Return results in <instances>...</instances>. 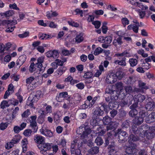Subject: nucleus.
Listing matches in <instances>:
<instances>
[{
	"label": "nucleus",
	"mask_w": 155,
	"mask_h": 155,
	"mask_svg": "<svg viewBox=\"0 0 155 155\" xmlns=\"http://www.w3.org/2000/svg\"><path fill=\"white\" fill-rule=\"evenodd\" d=\"M104 111L107 112V106L105 103L101 102L94 109L93 114L96 116H102L104 114Z\"/></svg>",
	"instance_id": "f257e3e1"
},
{
	"label": "nucleus",
	"mask_w": 155,
	"mask_h": 155,
	"mask_svg": "<svg viewBox=\"0 0 155 155\" xmlns=\"http://www.w3.org/2000/svg\"><path fill=\"white\" fill-rule=\"evenodd\" d=\"M21 138V137L18 134H16L14 136L10 142L7 143L5 145V148L6 149L9 150L12 148L14 145L18 143Z\"/></svg>",
	"instance_id": "f03ea898"
},
{
	"label": "nucleus",
	"mask_w": 155,
	"mask_h": 155,
	"mask_svg": "<svg viewBox=\"0 0 155 155\" xmlns=\"http://www.w3.org/2000/svg\"><path fill=\"white\" fill-rule=\"evenodd\" d=\"M116 135L118 136L119 142L123 143L127 140L128 134L126 132L122 130L121 129H118L117 130Z\"/></svg>",
	"instance_id": "7ed1b4c3"
},
{
	"label": "nucleus",
	"mask_w": 155,
	"mask_h": 155,
	"mask_svg": "<svg viewBox=\"0 0 155 155\" xmlns=\"http://www.w3.org/2000/svg\"><path fill=\"white\" fill-rule=\"evenodd\" d=\"M37 62L35 64V66L38 69L40 72L43 73L44 71L45 67H43L42 63L44 61V57L41 56L38 58L37 59Z\"/></svg>",
	"instance_id": "20e7f679"
},
{
	"label": "nucleus",
	"mask_w": 155,
	"mask_h": 155,
	"mask_svg": "<svg viewBox=\"0 0 155 155\" xmlns=\"http://www.w3.org/2000/svg\"><path fill=\"white\" fill-rule=\"evenodd\" d=\"M155 130V127H149L147 130L146 132L144 135L148 139H150L153 138L155 134L154 131Z\"/></svg>",
	"instance_id": "39448f33"
},
{
	"label": "nucleus",
	"mask_w": 155,
	"mask_h": 155,
	"mask_svg": "<svg viewBox=\"0 0 155 155\" xmlns=\"http://www.w3.org/2000/svg\"><path fill=\"white\" fill-rule=\"evenodd\" d=\"M106 92L108 94H110L111 101H115L118 99L119 94L117 92L110 90L109 88H107L106 91Z\"/></svg>",
	"instance_id": "423d86ee"
},
{
	"label": "nucleus",
	"mask_w": 155,
	"mask_h": 155,
	"mask_svg": "<svg viewBox=\"0 0 155 155\" xmlns=\"http://www.w3.org/2000/svg\"><path fill=\"white\" fill-rule=\"evenodd\" d=\"M46 56L48 58H52L54 59H57L59 57V54L58 51L54 50L48 51L46 53Z\"/></svg>",
	"instance_id": "0eeeda50"
},
{
	"label": "nucleus",
	"mask_w": 155,
	"mask_h": 155,
	"mask_svg": "<svg viewBox=\"0 0 155 155\" xmlns=\"http://www.w3.org/2000/svg\"><path fill=\"white\" fill-rule=\"evenodd\" d=\"M106 81L109 84L114 83L117 81L116 76L113 73L109 74L107 76Z\"/></svg>",
	"instance_id": "6e6552de"
},
{
	"label": "nucleus",
	"mask_w": 155,
	"mask_h": 155,
	"mask_svg": "<svg viewBox=\"0 0 155 155\" xmlns=\"http://www.w3.org/2000/svg\"><path fill=\"white\" fill-rule=\"evenodd\" d=\"M145 120L147 123H148L155 122V112H151L146 117Z\"/></svg>",
	"instance_id": "1a4fd4ad"
},
{
	"label": "nucleus",
	"mask_w": 155,
	"mask_h": 155,
	"mask_svg": "<svg viewBox=\"0 0 155 155\" xmlns=\"http://www.w3.org/2000/svg\"><path fill=\"white\" fill-rule=\"evenodd\" d=\"M40 97V96L39 95L36 94H31L29 96L28 99H30L32 98L31 100V102L30 103L29 105L30 106H33V103L37 101L38 99Z\"/></svg>",
	"instance_id": "9d476101"
},
{
	"label": "nucleus",
	"mask_w": 155,
	"mask_h": 155,
	"mask_svg": "<svg viewBox=\"0 0 155 155\" xmlns=\"http://www.w3.org/2000/svg\"><path fill=\"white\" fill-rule=\"evenodd\" d=\"M34 140L37 143L41 144L43 143H44L45 139L44 137L37 134L35 136Z\"/></svg>",
	"instance_id": "9b49d317"
},
{
	"label": "nucleus",
	"mask_w": 155,
	"mask_h": 155,
	"mask_svg": "<svg viewBox=\"0 0 155 155\" xmlns=\"http://www.w3.org/2000/svg\"><path fill=\"white\" fill-rule=\"evenodd\" d=\"M87 125L83 124L80 126L77 130V132L80 134H82L84 137L87 136L85 134V130L86 128V125Z\"/></svg>",
	"instance_id": "f8f14e48"
},
{
	"label": "nucleus",
	"mask_w": 155,
	"mask_h": 155,
	"mask_svg": "<svg viewBox=\"0 0 155 155\" xmlns=\"http://www.w3.org/2000/svg\"><path fill=\"white\" fill-rule=\"evenodd\" d=\"M26 56L25 55L20 56L17 60L16 64L17 65H19L20 67L26 61Z\"/></svg>",
	"instance_id": "ddd939ff"
},
{
	"label": "nucleus",
	"mask_w": 155,
	"mask_h": 155,
	"mask_svg": "<svg viewBox=\"0 0 155 155\" xmlns=\"http://www.w3.org/2000/svg\"><path fill=\"white\" fill-rule=\"evenodd\" d=\"M133 98L135 101L142 102L145 99L146 97L144 95H142L141 94H138L137 95H135Z\"/></svg>",
	"instance_id": "4468645a"
},
{
	"label": "nucleus",
	"mask_w": 155,
	"mask_h": 155,
	"mask_svg": "<svg viewBox=\"0 0 155 155\" xmlns=\"http://www.w3.org/2000/svg\"><path fill=\"white\" fill-rule=\"evenodd\" d=\"M122 36H119V37L114 40L113 41V44L115 47H117L118 45H120L123 43L122 38Z\"/></svg>",
	"instance_id": "2eb2a0df"
},
{
	"label": "nucleus",
	"mask_w": 155,
	"mask_h": 155,
	"mask_svg": "<svg viewBox=\"0 0 155 155\" xmlns=\"http://www.w3.org/2000/svg\"><path fill=\"white\" fill-rule=\"evenodd\" d=\"M40 146L41 149H43L45 151L49 150L51 148V144L48 143H43Z\"/></svg>",
	"instance_id": "dca6fc26"
},
{
	"label": "nucleus",
	"mask_w": 155,
	"mask_h": 155,
	"mask_svg": "<svg viewBox=\"0 0 155 155\" xmlns=\"http://www.w3.org/2000/svg\"><path fill=\"white\" fill-rule=\"evenodd\" d=\"M148 128V126L147 125L145 124L141 126L140 127L139 129V135L140 134V136L141 135H144Z\"/></svg>",
	"instance_id": "f3484780"
},
{
	"label": "nucleus",
	"mask_w": 155,
	"mask_h": 155,
	"mask_svg": "<svg viewBox=\"0 0 155 155\" xmlns=\"http://www.w3.org/2000/svg\"><path fill=\"white\" fill-rule=\"evenodd\" d=\"M144 119L141 117H137L133 120V123L137 125H140L143 121Z\"/></svg>",
	"instance_id": "a211bd4d"
},
{
	"label": "nucleus",
	"mask_w": 155,
	"mask_h": 155,
	"mask_svg": "<svg viewBox=\"0 0 155 155\" xmlns=\"http://www.w3.org/2000/svg\"><path fill=\"white\" fill-rule=\"evenodd\" d=\"M143 107H142L140 109V110L139 112V115L141 117L143 118L147 116L149 114L148 112L143 110Z\"/></svg>",
	"instance_id": "6ab92c4d"
},
{
	"label": "nucleus",
	"mask_w": 155,
	"mask_h": 155,
	"mask_svg": "<svg viewBox=\"0 0 155 155\" xmlns=\"http://www.w3.org/2000/svg\"><path fill=\"white\" fill-rule=\"evenodd\" d=\"M28 143V142L27 138H24L21 141V144L22 148V152H25L27 149V144Z\"/></svg>",
	"instance_id": "aec40b11"
},
{
	"label": "nucleus",
	"mask_w": 155,
	"mask_h": 155,
	"mask_svg": "<svg viewBox=\"0 0 155 155\" xmlns=\"http://www.w3.org/2000/svg\"><path fill=\"white\" fill-rule=\"evenodd\" d=\"M155 107L154 103L153 102L150 101L148 102L145 106L146 109L148 111H152Z\"/></svg>",
	"instance_id": "412c9836"
},
{
	"label": "nucleus",
	"mask_w": 155,
	"mask_h": 155,
	"mask_svg": "<svg viewBox=\"0 0 155 155\" xmlns=\"http://www.w3.org/2000/svg\"><path fill=\"white\" fill-rule=\"evenodd\" d=\"M72 98L73 99L74 103L76 104L80 103L81 100V96L78 93L74 94Z\"/></svg>",
	"instance_id": "4be33fe9"
},
{
	"label": "nucleus",
	"mask_w": 155,
	"mask_h": 155,
	"mask_svg": "<svg viewBox=\"0 0 155 155\" xmlns=\"http://www.w3.org/2000/svg\"><path fill=\"white\" fill-rule=\"evenodd\" d=\"M11 100H9L8 101L3 100L1 103L0 107L1 108L4 109L6 107H8L9 106L10 104H8V102L12 101Z\"/></svg>",
	"instance_id": "5701e85b"
},
{
	"label": "nucleus",
	"mask_w": 155,
	"mask_h": 155,
	"mask_svg": "<svg viewBox=\"0 0 155 155\" xmlns=\"http://www.w3.org/2000/svg\"><path fill=\"white\" fill-rule=\"evenodd\" d=\"M30 126L32 128L33 131L34 133H35L37 132L38 127L37 126L36 121H30Z\"/></svg>",
	"instance_id": "b1692460"
},
{
	"label": "nucleus",
	"mask_w": 155,
	"mask_h": 155,
	"mask_svg": "<svg viewBox=\"0 0 155 155\" xmlns=\"http://www.w3.org/2000/svg\"><path fill=\"white\" fill-rule=\"evenodd\" d=\"M83 40V34L81 33L78 34L75 38V42L78 43H79L82 42Z\"/></svg>",
	"instance_id": "393cba45"
},
{
	"label": "nucleus",
	"mask_w": 155,
	"mask_h": 155,
	"mask_svg": "<svg viewBox=\"0 0 155 155\" xmlns=\"http://www.w3.org/2000/svg\"><path fill=\"white\" fill-rule=\"evenodd\" d=\"M51 13H50L49 12H47L46 16L48 18L57 17L58 15V13L56 11L52 12L51 11Z\"/></svg>",
	"instance_id": "a878e982"
},
{
	"label": "nucleus",
	"mask_w": 155,
	"mask_h": 155,
	"mask_svg": "<svg viewBox=\"0 0 155 155\" xmlns=\"http://www.w3.org/2000/svg\"><path fill=\"white\" fill-rule=\"evenodd\" d=\"M99 147H92L89 150V152L92 154H95L99 152Z\"/></svg>",
	"instance_id": "bb28decb"
},
{
	"label": "nucleus",
	"mask_w": 155,
	"mask_h": 155,
	"mask_svg": "<svg viewBox=\"0 0 155 155\" xmlns=\"http://www.w3.org/2000/svg\"><path fill=\"white\" fill-rule=\"evenodd\" d=\"M111 118L108 116H106L104 117L103 119V122L105 125H108L111 122Z\"/></svg>",
	"instance_id": "cd10ccee"
},
{
	"label": "nucleus",
	"mask_w": 155,
	"mask_h": 155,
	"mask_svg": "<svg viewBox=\"0 0 155 155\" xmlns=\"http://www.w3.org/2000/svg\"><path fill=\"white\" fill-rule=\"evenodd\" d=\"M117 57H123L125 58L126 57H129L130 56V54L127 51H124L121 53H117L115 54Z\"/></svg>",
	"instance_id": "c85d7f7f"
},
{
	"label": "nucleus",
	"mask_w": 155,
	"mask_h": 155,
	"mask_svg": "<svg viewBox=\"0 0 155 155\" xmlns=\"http://www.w3.org/2000/svg\"><path fill=\"white\" fill-rule=\"evenodd\" d=\"M115 75L116 76L117 80V78L119 80H120L124 76V73L122 71L119 70L116 72Z\"/></svg>",
	"instance_id": "c756f323"
},
{
	"label": "nucleus",
	"mask_w": 155,
	"mask_h": 155,
	"mask_svg": "<svg viewBox=\"0 0 155 155\" xmlns=\"http://www.w3.org/2000/svg\"><path fill=\"white\" fill-rule=\"evenodd\" d=\"M95 142L97 146H100L103 144L104 141L101 137H98L95 139Z\"/></svg>",
	"instance_id": "7c9ffc66"
},
{
	"label": "nucleus",
	"mask_w": 155,
	"mask_h": 155,
	"mask_svg": "<svg viewBox=\"0 0 155 155\" xmlns=\"http://www.w3.org/2000/svg\"><path fill=\"white\" fill-rule=\"evenodd\" d=\"M108 106L109 108L111 109L114 108H117L118 107L117 102V101H114L110 102Z\"/></svg>",
	"instance_id": "2f4dec72"
},
{
	"label": "nucleus",
	"mask_w": 155,
	"mask_h": 155,
	"mask_svg": "<svg viewBox=\"0 0 155 155\" xmlns=\"http://www.w3.org/2000/svg\"><path fill=\"white\" fill-rule=\"evenodd\" d=\"M137 62V60L136 59L130 58L129 60V62L130 66L132 67H134L136 65Z\"/></svg>",
	"instance_id": "473e14b6"
},
{
	"label": "nucleus",
	"mask_w": 155,
	"mask_h": 155,
	"mask_svg": "<svg viewBox=\"0 0 155 155\" xmlns=\"http://www.w3.org/2000/svg\"><path fill=\"white\" fill-rule=\"evenodd\" d=\"M129 112V116L132 117L136 116L138 114V111L136 109H131Z\"/></svg>",
	"instance_id": "72a5a7b5"
},
{
	"label": "nucleus",
	"mask_w": 155,
	"mask_h": 155,
	"mask_svg": "<svg viewBox=\"0 0 155 155\" xmlns=\"http://www.w3.org/2000/svg\"><path fill=\"white\" fill-rule=\"evenodd\" d=\"M130 122L129 120H126L122 122L121 126L122 128H127L129 127Z\"/></svg>",
	"instance_id": "f704fd0d"
},
{
	"label": "nucleus",
	"mask_w": 155,
	"mask_h": 155,
	"mask_svg": "<svg viewBox=\"0 0 155 155\" xmlns=\"http://www.w3.org/2000/svg\"><path fill=\"white\" fill-rule=\"evenodd\" d=\"M2 14L3 15H4L6 17H8L12 16L14 14V12L13 10H10Z\"/></svg>",
	"instance_id": "c9c22d12"
},
{
	"label": "nucleus",
	"mask_w": 155,
	"mask_h": 155,
	"mask_svg": "<svg viewBox=\"0 0 155 155\" xmlns=\"http://www.w3.org/2000/svg\"><path fill=\"white\" fill-rule=\"evenodd\" d=\"M108 147V149L109 153L110 155H111L112 153L115 150L114 143H111V144L109 145Z\"/></svg>",
	"instance_id": "e433bc0d"
},
{
	"label": "nucleus",
	"mask_w": 155,
	"mask_h": 155,
	"mask_svg": "<svg viewBox=\"0 0 155 155\" xmlns=\"http://www.w3.org/2000/svg\"><path fill=\"white\" fill-rule=\"evenodd\" d=\"M17 22L16 20H4L3 23L7 25H15L17 24Z\"/></svg>",
	"instance_id": "4c0bfd02"
},
{
	"label": "nucleus",
	"mask_w": 155,
	"mask_h": 155,
	"mask_svg": "<svg viewBox=\"0 0 155 155\" xmlns=\"http://www.w3.org/2000/svg\"><path fill=\"white\" fill-rule=\"evenodd\" d=\"M124 89L127 94H130L133 91L132 87L130 86L127 85L125 87Z\"/></svg>",
	"instance_id": "58836bf2"
},
{
	"label": "nucleus",
	"mask_w": 155,
	"mask_h": 155,
	"mask_svg": "<svg viewBox=\"0 0 155 155\" xmlns=\"http://www.w3.org/2000/svg\"><path fill=\"white\" fill-rule=\"evenodd\" d=\"M107 24V23L106 22H103L101 28L102 32L104 34L107 33L108 30L107 27L106 26Z\"/></svg>",
	"instance_id": "ea45409f"
},
{
	"label": "nucleus",
	"mask_w": 155,
	"mask_h": 155,
	"mask_svg": "<svg viewBox=\"0 0 155 155\" xmlns=\"http://www.w3.org/2000/svg\"><path fill=\"white\" fill-rule=\"evenodd\" d=\"M50 36L45 34L40 33L39 34V37L41 40L48 39L50 38Z\"/></svg>",
	"instance_id": "a19ab883"
},
{
	"label": "nucleus",
	"mask_w": 155,
	"mask_h": 155,
	"mask_svg": "<svg viewBox=\"0 0 155 155\" xmlns=\"http://www.w3.org/2000/svg\"><path fill=\"white\" fill-rule=\"evenodd\" d=\"M131 131L135 134H139V130L137 127L135 126H132Z\"/></svg>",
	"instance_id": "79ce46f5"
},
{
	"label": "nucleus",
	"mask_w": 155,
	"mask_h": 155,
	"mask_svg": "<svg viewBox=\"0 0 155 155\" xmlns=\"http://www.w3.org/2000/svg\"><path fill=\"white\" fill-rule=\"evenodd\" d=\"M45 133V135L47 137H52L53 135V133L48 129H46Z\"/></svg>",
	"instance_id": "37998d69"
},
{
	"label": "nucleus",
	"mask_w": 155,
	"mask_h": 155,
	"mask_svg": "<svg viewBox=\"0 0 155 155\" xmlns=\"http://www.w3.org/2000/svg\"><path fill=\"white\" fill-rule=\"evenodd\" d=\"M104 39V43L108 44L111 43L112 40V38L110 36H107L105 37Z\"/></svg>",
	"instance_id": "c03bdc74"
},
{
	"label": "nucleus",
	"mask_w": 155,
	"mask_h": 155,
	"mask_svg": "<svg viewBox=\"0 0 155 155\" xmlns=\"http://www.w3.org/2000/svg\"><path fill=\"white\" fill-rule=\"evenodd\" d=\"M103 51V49L100 47L97 48L95 50L94 54L95 55H97L101 53Z\"/></svg>",
	"instance_id": "a18cd8bd"
},
{
	"label": "nucleus",
	"mask_w": 155,
	"mask_h": 155,
	"mask_svg": "<svg viewBox=\"0 0 155 155\" xmlns=\"http://www.w3.org/2000/svg\"><path fill=\"white\" fill-rule=\"evenodd\" d=\"M122 23L124 27H125L126 25H127L129 23V21L126 18H123L121 19Z\"/></svg>",
	"instance_id": "49530a36"
},
{
	"label": "nucleus",
	"mask_w": 155,
	"mask_h": 155,
	"mask_svg": "<svg viewBox=\"0 0 155 155\" xmlns=\"http://www.w3.org/2000/svg\"><path fill=\"white\" fill-rule=\"evenodd\" d=\"M63 68H60L57 70L55 73L56 75L60 76L63 74Z\"/></svg>",
	"instance_id": "de8ad7c7"
},
{
	"label": "nucleus",
	"mask_w": 155,
	"mask_h": 155,
	"mask_svg": "<svg viewBox=\"0 0 155 155\" xmlns=\"http://www.w3.org/2000/svg\"><path fill=\"white\" fill-rule=\"evenodd\" d=\"M32 131L31 130L28 129L25 130L23 134L25 136L29 137L31 135Z\"/></svg>",
	"instance_id": "09e8293b"
},
{
	"label": "nucleus",
	"mask_w": 155,
	"mask_h": 155,
	"mask_svg": "<svg viewBox=\"0 0 155 155\" xmlns=\"http://www.w3.org/2000/svg\"><path fill=\"white\" fill-rule=\"evenodd\" d=\"M35 65V64L34 62L31 63L29 69L30 72L32 73L36 70V68L34 67Z\"/></svg>",
	"instance_id": "8fccbe9b"
},
{
	"label": "nucleus",
	"mask_w": 155,
	"mask_h": 155,
	"mask_svg": "<svg viewBox=\"0 0 155 155\" xmlns=\"http://www.w3.org/2000/svg\"><path fill=\"white\" fill-rule=\"evenodd\" d=\"M93 74L92 72H87L85 74L84 76V78L86 79H90L91 78Z\"/></svg>",
	"instance_id": "3c124183"
},
{
	"label": "nucleus",
	"mask_w": 155,
	"mask_h": 155,
	"mask_svg": "<svg viewBox=\"0 0 155 155\" xmlns=\"http://www.w3.org/2000/svg\"><path fill=\"white\" fill-rule=\"evenodd\" d=\"M30 114L29 110L27 109L21 114V116L23 118H26L30 115Z\"/></svg>",
	"instance_id": "603ef678"
},
{
	"label": "nucleus",
	"mask_w": 155,
	"mask_h": 155,
	"mask_svg": "<svg viewBox=\"0 0 155 155\" xmlns=\"http://www.w3.org/2000/svg\"><path fill=\"white\" fill-rule=\"evenodd\" d=\"M90 124L91 125L94 126H97L98 124V123L95 118H92L91 120Z\"/></svg>",
	"instance_id": "864d4df0"
},
{
	"label": "nucleus",
	"mask_w": 155,
	"mask_h": 155,
	"mask_svg": "<svg viewBox=\"0 0 155 155\" xmlns=\"http://www.w3.org/2000/svg\"><path fill=\"white\" fill-rule=\"evenodd\" d=\"M68 93L66 92H64L60 93L59 95V97L61 98H65L68 97Z\"/></svg>",
	"instance_id": "5fc2aeb1"
},
{
	"label": "nucleus",
	"mask_w": 155,
	"mask_h": 155,
	"mask_svg": "<svg viewBox=\"0 0 155 155\" xmlns=\"http://www.w3.org/2000/svg\"><path fill=\"white\" fill-rule=\"evenodd\" d=\"M130 140H131L133 141H136L139 139V137L136 135H134L132 134H131L130 136Z\"/></svg>",
	"instance_id": "6e6d98bb"
},
{
	"label": "nucleus",
	"mask_w": 155,
	"mask_h": 155,
	"mask_svg": "<svg viewBox=\"0 0 155 155\" xmlns=\"http://www.w3.org/2000/svg\"><path fill=\"white\" fill-rule=\"evenodd\" d=\"M92 24L94 25L95 28H98L101 26V23L99 21H92Z\"/></svg>",
	"instance_id": "4d7b16f0"
},
{
	"label": "nucleus",
	"mask_w": 155,
	"mask_h": 155,
	"mask_svg": "<svg viewBox=\"0 0 155 155\" xmlns=\"http://www.w3.org/2000/svg\"><path fill=\"white\" fill-rule=\"evenodd\" d=\"M138 150V151L137 152V153H138L139 155H147V152L145 150L143 149L140 150Z\"/></svg>",
	"instance_id": "13d9d810"
},
{
	"label": "nucleus",
	"mask_w": 155,
	"mask_h": 155,
	"mask_svg": "<svg viewBox=\"0 0 155 155\" xmlns=\"http://www.w3.org/2000/svg\"><path fill=\"white\" fill-rule=\"evenodd\" d=\"M8 124L6 123H2L0 124V129L2 130H4L7 127Z\"/></svg>",
	"instance_id": "bf43d9fd"
},
{
	"label": "nucleus",
	"mask_w": 155,
	"mask_h": 155,
	"mask_svg": "<svg viewBox=\"0 0 155 155\" xmlns=\"http://www.w3.org/2000/svg\"><path fill=\"white\" fill-rule=\"evenodd\" d=\"M67 101L66 103L70 107H72L76 104L75 103H74V102L73 100L71 99L68 100L67 99Z\"/></svg>",
	"instance_id": "052dcab7"
},
{
	"label": "nucleus",
	"mask_w": 155,
	"mask_h": 155,
	"mask_svg": "<svg viewBox=\"0 0 155 155\" xmlns=\"http://www.w3.org/2000/svg\"><path fill=\"white\" fill-rule=\"evenodd\" d=\"M68 23L69 25L75 27H78L79 25L78 23L72 21H68Z\"/></svg>",
	"instance_id": "680f3d73"
},
{
	"label": "nucleus",
	"mask_w": 155,
	"mask_h": 155,
	"mask_svg": "<svg viewBox=\"0 0 155 155\" xmlns=\"http://www.w3.org/2000/svg\"><path fill=\"white\" fill-rule=\"evenodd\" d=\"M138 108L140 109L141 107L139 106L137 102H135L130 107V109H136V108Z\"/></svg>",
	"instance_id": "e2e57ef3"
},
{
	"label": "nucleus",
	"mask_w": 155,
	"mask_h": 155,
	"mask_svg": "<svg viewBox=\"0 0 155 155\" xmlns=\"http://www.w3.org/2000/svg\"><path fill=\"white\" fill-rule=\"evenodd\" d=\"M29 32L27 31L25 32L24 33L22 34H19L18 35L19 38H23L28 36H29Z\"/></svg>",
	"instance_id": "0e129e2a"
},
{
	"label": "nucleus",
	"mask_w": 155,
	"mask_h": 155,
	"mask_svg": "<svg viewBox=\"0 0 155 155\" xmlns=\"http://www.w3.org/2000/svg\"><path fill=\"white\" fill-rule=\"evenodd\" d=\"M19 110V108L18 107H16L12 112V118L15 117L16 114Z\"/></svg>",
	"instance_id": "69168bd1"
},
{
	"label": "nucleus",
	"mask_w": 155,
	"mask_h": 155,
	"mask_svg": "<svg viewBox=\"0 0 155 155\" xmlns=\"http://www.w3.org/2000/svg\"><path fill=\"white\" fill-rule=\"evenodd\" d=\"M126 58L124 57L122 58L121 60L119 61V64L120 65L125 66L126 65Z\"/></svg>",
	"instance_id": "338daca9"
},
{
	"label": "nucleus",
	"mask_w": 155,
	"mask_h": 155,
	"mask_svg": "<svg viewBox=\"0 0 155 155\" xmlns=\"http://www.w3.org/2000/svg\"><path fill=\"white\" fill-rule=\"evenodd\" d=\"M34 79L35 78L33 77H30L26 79V83L27 84H30L34 80Z\"/></svg>",
	"instance_id": "774afa93"
}]
</instances>
